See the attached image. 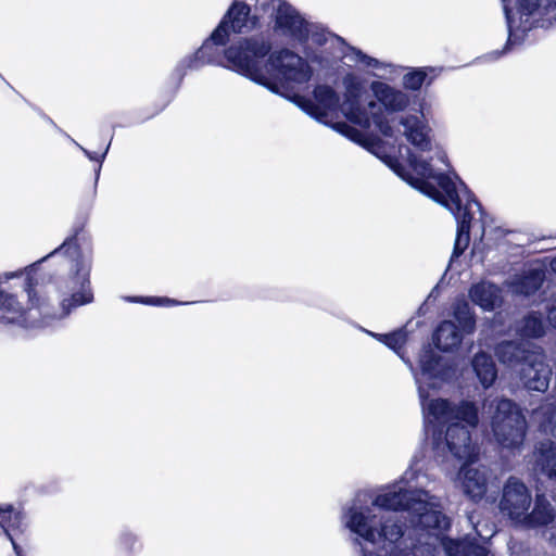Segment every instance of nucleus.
<instances>
[{"instance_id":"1","label":"nucleus","mask_w":556,"mask_h":556,"mask_svg":"<svg viewBox=\"0 0 556 556\" xmlns=\"http://www.w3.org/2000/svg\"><path fill=\"white\" fill-rule=\"evenodd\" d=\"M429 476L409 467L393 484L362 490L342 510L341 520L359 556H495L468 536H445L450 518L440 500L426 490Z\"/></svg>"},{"instance_id":"2","label":"nucleus","mask_w":556,"mask_h":556,"mask_svg":"<svg viewBox=\"0 0 556 556\" xmlns=\"http://www.w3.org/2000/svg\"><path fill=\"white\" fill-rule=\"evenodd\" d=\"M332 127L352 141L365 147L401 179L445 206L454 215L457 231L452 258L459 257L467 249L470 241L471 222L477 213L481 222V236L484 235V213L481 205L455 174H444L434 169L427 159L409 149H407L409 167L407 170L395 156L387 153L381 141L366 138L363 132L346 123H336Z\"/></svg>"},{"instance_id":"3","label":"nucleus","mask_w":556,"mask_h":556,"mask_svg":"<svg viewBox=\"0 0 556 556\" xmlns=\"http://www.w3.org/2000/svg\"><path fill=\"white\" fill-rule=\"evenodd\" d=\"M405 363L418 389L426 432L431 434L435 455L443 459L448 454L457 459H472L477 455V446L472 443L470 429H475L479 421L476 404L462 401L456 405L444 399L428 400L426 387L439 388L441 374V357L433 351L425 350L420 354V374L409 361Z\"/></svg>"},{"instance_id":"4","label":"nucleus","mask_w":556,"mask_h":556,"mask_svg":"<svg viewBox=\"0 0 556 556\" xmlns=\"http://www.w3.org/2000/svg\"><path fill=\"white\" fill-rule=\"evenodd\" d=\"M270 43L260 38H240L230 45L226 59L232 71L249 78L270 92L287 99L281 88L273 83L270 77L282 83V87L291 84L302 85L311 79L312 71L307 62L289 49H281L269 54L267 62L264 58L270 51Z\"/></svg>"},{"instance_id":"5","label":"nucleus","mask_w":556,"mask_h":556,"mask_svg":"<svg viewBox=\"0 0 556 556\" xmlns=\"http://www.w3.org/2000/svg\"><path fill=\"white\" fill-rule=\"evenodd\" d=\"M61 255L70 263V268L66 276L54 282L58 304L52 303L50 296H42L43 323L50 325L66 318L73 309L92 303L94 299L90 281L92 255L80 250L77 232L67 237L60 247L37 263Z\"/></svg>"},{"instance_id":"6","label":"nucleus","mask_w":556,"mask_h":556,"mask_svg":"<svg viewBox=\"0 0 556 556\" xmlns=\"http://www.w3.org/2000/svg\"><path fill=\"white\" fill-rule=\"evenodd\" d=\"M344 98L340 109L344 116L362 128H376L386 137L393 136V128L389 116L405 111L409 103V96L384 81L372 80L369 85L374 99L363 102L364 84L362 79L349 73L342 80Z\"/></svg>"},{"instance_id":"7","label":"nucleus","mask_w":556,"mask_h":556,"mask_svg":"<svg viewBox=\"0 0 556 556\" xmlns=\"http://www.w3.org/2000/svg\"><path fill=\"white\" fill-rule=\"evenodd\" d=\"M498 510L514 527L525 530L545 528L544 536L556 546V509L545 496L532 497L529 486L517 477L503 484Z\"/></svg>"},{"instance_id":"8","label":"nucleus","mask_w":556,"mask_h":556,"mask_svg":"<svg viewBox=\"0 0 556 556\" xmlns=\"http://www.w3.org/2000/svg\"><path fill=\"white\" fill-rule=\"evenodd\" d=\"M38 263L24 269L0 275V319L24 328L46 327L42 295L33 285V273Z\"/></svg>"},{"instance_id":"9","label":"nucleus","mask_w":556,"mask_h":556,"mask_svg":"<svg viewBox=\"0 0 556 556\" xmlns=\"http://www.w3.org/2000/svg\"><path fill=\"white\" fill-rule=\"evenodd\" d=\"M508 27V40L503 51L492 54L497 59L514 43L521 42L533 27H548L556 21V0H502Z\"/></svg>"},{"instance_id":"10","label":"nucleus","mask_w":556,"mask_h":556,"mask_svg":"<svg viewBox=\"0 0 556 556\" xmlns=\"http://www.w3.org/2000/svg\"><path fill=\"white\" fill-rule=\"evenodd\" d=\"M484 410L491 419L496 442L508 450H518L526 437L527 420L520 407L506 397L485 400Z\"/></svg>"},{"instance_id":"11","label":"nucleus","mask_w":556,"mask_h":556,"mask_svg":"<svg viewBox=\"0 0 556 556\" xmlns=\"http://www.w3.org/2000/svg\"><path fill=\"white\" fill-rule=\"evenodd\" d=\"M223 25H218L212 33L211 37L206 39L200 49L190 56L185 58L178 65L179 71L199 70L205 64H220L230 70V63L226 59V51L230 48L223 49L229 42L227 37L223 35Z\"/></svg>"},{"instance_id":"12","label":"nucleus","mask_w":556,"mask_h":556,"mask_svg":"<svg viewBox=\"0 0 556 556\" xmlns=\"http://www.w3.org/2000/svg\"><path fill=\"white\" fill-rule=\"evenodd\" d=\"M275 26L281 35L300 43L306 42L309 35H312V40L317 45H323L325 41V35L314 33L312 26L300 13L286 2H280L277 8Z\"/></svg>"},{"instance_id":"13","label":"nucleus","mask_w":556,"mask_h":556,"mask_svg":"<svg viewBox=\"0 0 556 556\" xmlns=\"http://www.w3.org/2000/svg\"><path fill=\"white\" fill-rule=\"evenodd\" d=\"M313 94L315 102L299 94L289 100L319 123L328 125L329 115L339 108V96L334 89L325 85L317 86Z\"/></svg>"},{"instance_id":"14","label":"nucleus","mask_w":556,"mask_h":556,"mask_svg":"<svg viewBox=\"0 0 556 556\" xmlns=\"http://www.w3.org/2000/svg\"><path fill=\"white\" fill-rule=\"evenodd\" d=\"M518 375L527 390L543 393L548 389L552 368L545 362L544 355L541 352L534 351L528 355L527 362L522 363Z\"/></svg>"},{"instance_id":"15","label":"nucleus","mask_w":556,"mask_h":556,"mask_svg":"<svg viewBox=\"0 0 556 556\" xmlns=\"http://www.w3.org/2000/svg\"><path fill=\"white\" fill-rule=\"evenodd\" d=\"M343 59L349 66H357L362 70H371L370 74L386 80H394L402 73V67L389 62L380 61L364 53L361 49L348 46L343 52Z\"/></svg>"},{"instance_id":"16","label":"nucleus","mask_w":556,"mask_h":556,"mask_svg":"<svg viewBox=\"0 0 556 556\" xmlns=\"http://www.w3.org/2000/svg\"><path fill=\"white\" fill-rule=\"evenodd\" d=\"M399 125L402 128V135L417 151L424 153L432 150L431 128L422 112L402 115L399 118Z\"/></svg>"},{"instance_id":"17","label":"nucleus","mask_w":556,"mask_h":556,"mask_svg":"<svg viewBox=\"0 0 556 556\" xmlns=\"http://www.w3.org/2000/svg\"><path fill=\"white\" fill-rule=\"evenodd\" d=\"M457 483L465 495L472 501H480L486 493L489 481V469L484 466H463L457 475Z\"/></svg>"},{"instance_id":"18","label":"nucleus","mask_w":556,"mask_h":556,"mask_svg":"<svg viewBox=\"0 0 556 556\" xmlns=\"http://www.w3.org/2000/svg\"><path fill=\"white\" fill-rule=\"evenodd\" d=\"M545 280V271L532 267L506 281V287L515 295L530 296L540 290Z\"/></svg>"},{"instance_id":"19","label":"nucleus","mask_w":556,"mask_h":556,"mask_svg":"<svg viewBox=\"0 0 556 556\" xmlns=\"http://www.w3.org/2000/svg\"><path fill=\"white\" fill-rule=\"evenodd\" d=\"M471 302L485 312H492L503 304L502 289L491 281L482 280L469 289Z\"/></svg>"},{"instance_id":"20","label":"nucleus","mask_w":556,"mask_h":556,"mask_svg":"<svg viewBox=\"0 0 556 556\" xmlns=\"http://www.w3.org/2000/svg\"><path fill=\"white\" fill-rule=\"evenodd\" d=\"M464 334L453 321L443 320L433 333V342L439 350L448 352L460 345Z\"/></svg>"},{"instance_id":"21","label":"nucleus","mask_w":556,"mask_h":556,"mask_svg":"<svg viewBox=\"0 0 556 556\" xmlns=\"http://www.w3.org/2000/svg\"><path fill=\"white\" fill-rule=\"evenodd\" d=\"M532 352L514 341H504L495 349L498 361L509 368L522 367V363L527 362L528 355Z\"/></svg>"},{"instance_id":"22","label":"nucleus","mask_w":556,"mask_h":556,"mask_svg":"<svg viewBox=\"0 0 556 556\" xmlns=\"http://www.w3.org/2000/svg\"><path fill=\"white\" fill-rule=\"evenodd\" d=\"M535 466L549 479L556 480V443L544 440L535 448Z\"/></svg>"},{"instance_id":"23","label":"nucleus","mask_w":556,"mask_h":556,"mask_svg":"<svg viewBox=\"0 0 556 556\" xmlns=\"http://www.w3.org/2000/svg\"><path fill=\"white\" fill-rule=\"evenodd\" d=\"M472 369L484 389L490 388L497 378L496 365L485 352L477 353L471 361Z\"/></svg>"},{"instance_id":"24","label":"nucleus","mask_w":556,"mask_h":556,"mask_svg":"<svg viewBox=\"0 0 556 556\" xmlns=\"http://www.w3.org/2000/svg\"><path fill=\"white\" fill-rule=\"evenodd\" d=\"M542 432L556 438V392L533 412Z\"/></svg>"},{"instance_id":"25","label":"nucleus","mask_w":556,"mask_h":556,"mask_svg":"<svg viewBox=\"0 0 556 556\" xmlns=\"http://www.w3.org/2000/svg\"><path fill=\"white\" fill-rule=\"evenodd\" d=\"M515 332L521 338H540L545 333V323L541 313L531 312L518 320Z\"/></svg>"},{"instance_id":"26","label":"nucleus","mask_w":556,"mask_h":556,"mask_svg":"<svg viewBox=\"0 0 556 556\" xmlns=\"http://www.w3.org/2000/svg\"><path fill=\"white\" fill-rule=\"evenodd\" d=\"M25 526L24 513L13 505L0 506V528L9 540H12L13 531H23Z\"/></svg>"},{"instance_id":"27","label":"nucleus","mask_w":556,"mask_h":556,"mask_svg":"<svg viewBox=\"0 0 556 556\" xmlns=\"http://www.w3.org/2000/svg\"><path fill=\"white\" fill-rule=\"evenodd\" d=\"M441 72V67L433 66L413 68L403 76V86L407 90L418 91L427 79L431 84Z\"/></svg>"},{"instance_id":"28","label":"nucleus","mask_w":556,"mask_h":556,"mask_svg":"<svg viewBox=\"0 0 556 556\" xmlns=\"http://www.w3.org/2000/svg\"><path fill=\"white\" fill-rule=\"evenodd\" d=\"M453 316L464 333L471 334L476 329V317L468 302L458 300L453 305Z\"/></svg>"},{"instance_id":"29","label":"nucleus","mask_w":556,"mask_h":556,"mask_svg":"<svg viewBox=\"0 0 556 556\" xmlns=\"http://www.w3.org/2000/svg\"><path fill=\"white\" fill-rule=\"evenodd\" d=\"M386 339V345L393 350L405 362L404 357L401 354V349L405 344L407 339V333L404 328L397 329L391 333H388V338Z\"/></svg>"},{"instance_id":"30","label":"nucleus","mask_w":556,"mask_h":556,"mask_svg":"<svg viewBox=\"0 0 556 556\" xmlns=\"http://www.w3.org/2000/svg\"><path fill=\"white\" fill-rule=\"evenodd\" d=\"M125 301L131 302V303H142L148 305H154V306H172L177 305L178 302L168 298H143V296H126L124 298Z\"/></svg>"},{"instance_id":"31","label":"nucleus","mask_w":556,"mask_h":556,"mask_svg":"<svg viewBox=\"0 0 556 556\" xmlns=\"http://www.w3.org/2000/svg\"><path fill=\"white\" fill-rule=\"evenodd\" d=\"M70 140L77 147L79 148L84 154L90 160V161H96L99 163V166L98 168L96 169V181L99 179V176H100V170H101V164L102 162L104 161L108 152H109V149H110V144L109 143L105 148V150L103 151V153L101 154H97L94 152H90L89 150L85 149L83 146H80L77 141H75L73 138L68 137Z\"/></svg>"},{"instance_id":"32","label":"nucleus","mask_w":556,"mask_h":556,"mask_svg":"<svg viewBox=\"0 0 556 556\" xmlns=\"http://www.w3.org/2000/svg\"><path fill=\"white\" fill-rule=\"evenodd\" d=\"M137 542H138L137 534L129 530L122 531L118 536V544H119L121 548H123L127 552L134 551Z\"/></svg>"},{"instance_id":"33","label":"nucleus","mask_w":556,"mask_h":556,"mask_svg":"<svg viewBox=\"0 0 556 556\" xmlns=\"http://www.w3.org/2000/svg\"><path fill=\"white\" fill-rule=\"evenodd\" d=\"M548 320L549 324L556 329V298L554 299V304L548 312Z\"/></svg>"},{"instance_id":"34","label":"nucleus","mask_w":556,"mask_h":556,"mask_svg":"<svg viewBox=\"0 0 556 556\" xmlns=\"http://www.w3.org/2000/svg\"><path fill=\"white\" fill-rule=\"evenodd\" d=\"M365 332L367 334H369L370 337L377 339L378 341L382 342L383 344L386 343V339L384 338H388V333L387 334L375 333V332L369 331V330H365Z\"/></svg>"},{"instance_id":"35","label":"nucleus","mask_w":556,"mask_h":556,"mask_svg":"<svg viewBox=\"0 0 556 556\" xmlns=\"http://www.w3.org/2000/svg\"><path fill=\"white\" fill-rule=\"evenodd\" d=\"M10 541L12 542L15 555L16 556H25L24 553H23L22 547L16 544L13 535H12V540H10Z\"/></svg>"},{"instance_id":"36","label":"nucleus","mask_w":556,"mask_h":556,"mask_svg":"<svg viewBox=\"0 0 556 556\" xmlns=\"http://www.w3.org/2000/svg\"><path fill=\"white\" fill-rule=\"evenodd\" d=\"M437 156H438V160H440L444 165H446V155H445V153L440 151V152L437 153Z\"/></svg>"},{"instance_id":"37","label":"nucleus","mask_w":556,"mask_h":556,"mask_svg":"<svg viewBox=\"0 0 556 556\" xmlns=\"http://www.w3.org/2000/svg\"><path fill=\"white\" fill-rule=\"evenodd\" d=\"M549 268L554 274H556V256L549 261Z\"/></svg>"},{"instance_id":"38","label":"nucleus","mask_w":556,"mask_h":556,"mask_svg":"<svg viewBox=\"0 0 556 556\" xmlns=\"http://www.w3.org/2000/svg\"><path fill=\"white\" fill-rule=\"evenodd\" d=\"M475 529H476V533H477V535H479L481 539H488V538H491V536H492V534H493V532L491 531V534H490V535H484V534H482V532H481L477 527H475Z\"/></svg>"},{"instance_id":"39","label":"nucleus","mask_w":556,"mask_h":556,"mask_svg":"<svg viewBox=\"0 0 556 556\" xmlns=\"http://www.w3.org/2000/svg\"><path fill=\"white\" fill-rule=\"evenodd\" d=\"M468 518H469V521L472 523L473 522L472 516H469Z\"/></svg>"}]
</instances>
